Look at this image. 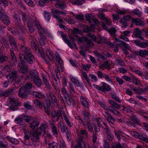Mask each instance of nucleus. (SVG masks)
Returning a JSON list of instances; mask_svg holds the SVG:
<instances>
[{"mask_svg":"<svg viewBox=\"0 0 148 148\" xmlns=\"http://www.w3.org/2000/svg\"><path fill=\"white\" fill-rule=\"evenodd\" d=\"M46 54L44 53V51L43 49H38V53L40 55L44 60L47 62V63L49 64L47 62L48 59H49L51 63H53L54 62V60L52 54V51L49 50H47L46 51Z\"/></svg>","mask_w":148,"mask_h":148,"instance_id":"obj_1","label":"nucleus"},{"mask_svg":"<svg viewBox=\"0 0 148 148\" xmlns=\"http://www.w3.org/2000/svg\"><path fill=\"white\" fill-rule=\"evenodd\" d=\"M19 57L20 60V63L18 64V71L22 73L26 74L28 72V68L24 61H22V60L24 59V56L21 54L19 55Z\"/></svg>","mask_w":148,"mask_h":148,"instance_id":"obj_2","label":"nucleus"},{"mask_svg":"<svg viewBox=\"0 0 148 148\" xmlns=\"http://www.w3.org/2000/svg\"><path fill=\"white\" fill-rule=\"evenodd\" d=\"M29 78H31L32 80L33 81L34 83L37 86L40 87L42 84V82L41 79L38 77V75L36 73L32 71L29 72Z\"/></svg>","mask_w":148,"mask_h":148,"instance_id":"obj_3","label":"nucleus"},{"mask_svg":"<svg viewBox=\"0 0 148 148\" xmlns=\"http://www.w3.org/2000/svg\"><path fill=\"white\" fill-rule=\"evenodd\" d=\"M10 45L12 47V48L10 49V50L11 60L14 63L16 62H17V59L15 55L14 52V51L18 50L17 45L15 42Z\"/></svg>","mask_w":148,"mask_h":148,"instance_id":"obj_4","label":"nucleus"},{"mask_svg":"<svg viewBox=\"0 0 148 148\" xmlns=\"http://www.w3.org/2000/svg\"><path fill=\"white\" fill-rule=\"evenodd\" d=\"M22 54L24 56V59L22 60V61H24L25 63H27L28 62L30 64H32L33 63L34 60V56L31 53L25 56L23 53H20L19 55Z\"/></svg>","mask_w":148,"mask_h":148,"instance_id":"obj_5","label":"nucleus"},{"mask_svg":"<svg viewBox=\"0 0 148 148\" xmlns=\"http://www.w3.org/2000/svg\"><path fill=\"white\" fill-rule=\"evenodd\" d=\"M51 116L52 121L53 122L58 121L60 118L62 119V116L60 110H58L56 112H52Z\"/></svg>","mask_w":148,"mask_h":148,"instance_id":"obj_6","label":"nucleus"},{"mask_svg":"<svg viewBox=\"0 0 148 148\" xmlns=\"http://www.w3.org/2000/svg\"><path fill=\"white\" fill-rule=\"evenodd\" d=\"M18 73L17 71H13L11 72V75H8L6 76V78L8 80H10V82L11 83L16 80L18 75Z\"/></svg>","mask_w":148,"mask_h":148,"instance_id":"obj_7","label":"nucleus"},{"mask_svg":"<svg viewBox=\"0 0 148 148\" xmlns=\"http://www.w3.org/2000/svg\"><path fill=\"white\" fill-rule=\"evenodd\" d=\"M0 18L4 24L6 25H9L10 22L7 15L5 13H2L0 10Z\"/></svg>","mask_w":148,"mask_h":148,"instance_id":"obj_8","label":"nucleus"},{"mask_svg":"<svg viewBox=\"0 0 148 148\" xmlns=\"http://www.w3.org/2000/svg\"><path fill=\"white\" fill-rule=\"evenodd\" d=\"M31 140L34 141H37L39 138V136L41 134L36 131H31Z\"/></svg>","mask_w":148,"mask_h":148,"instance_id":"obj_9","label":"nucleus"},{"mask_svg":"<svg viewBox=\"0 0 148 148\" xmlns=\"http://www.w3.org/2000/svg\"><path fill=\"white\" fill-rule=\"evenodd\" d=\"M133 33L134 36L142 40H144V37L141 35L142 32L138 28H136L134 30Z\"/></svg>","mask_w":148,"mask_h":148,"instance_id":"obj_10","label":"nucleus"},{"mask_svg":"<svg viewBox=\"0 0 148 148\" xmlns=\"http://www.w3.org/2000/svg\"><path fill=\"white\" fill-rule=\"evenodd\" d=\"M21 52L26 55L31 53V50L29 47L24 45H21L20 47Z\"/></svg>","mask_w":148,"mask_h":148,"instance_id":"obj_11","label":"nucleus"},{"mask_svg":"<svg viewBox=\"0 0 148 148\" xmlns=\"http://www.w3.org/2000/svg\"><path fill=\"white\" fill-rule=\"evenodd\" d=\"M18 95L21 98L25 99L27 98L28 94L25 89L21 87L19 90Z\"/></svg>","mask_w":148,"mask_h":148,"instance_id":"obj_12","label":"nucleus"},{"mask_svg":"<svg viewBox=\"0 0 148 148\" xmlns=\"http://www.w3.org/2000/svg\"><path fill=\"white\" fill-rule=\"evenodd\" d=\"M117 45L119 46L120 47L123 48V50L124 51H126L125 49L128 50H130V47L124 41L120 40L119 42L117 44Z\"/></svg>","mask_w":148,"mask_h":148,"instance_id":"obj_13","label":"nucleus"},{"mask_svg":"<svg viewBox=\"0 0 148 148\" xmlns=\"http://www.w3.org/2000/svg\"><path fill=\"white\" fill-rule=\"evenodd\" d=\"M104 115L108 121L110 123H113L116 121V119L108 112H105L104 114Z\"/></svg>","mask_w":148,"mask_h":148,"instance_id":"obj_14","label":"nucleus"},{"mask_svg":"<svg viewBox=\"0 0 148 148\" xmlns=\"http://www.w3.org/2000/svg\"><path fill=\"white\" fill-rule=\"evenodd\" d=\"M46 127V123H43L41 125L38 129V131L40 132L42 136H44L45 134Z\"/></svg>","mask_w":148,"mask_h":148,"instance_id":"obj_15","label":"nucleus"},{"mask_svg":"<svg viewBox=\"0 0 148 148\" xmlns=\"http://www.w3.org/2000/svg\"><path fill=\"white\" fill-rule=\"evenodd\" d=\"M64 98L68 105L70 106L74 107L75 103V102L73 99L70 97L69 96H65Z\"/></svg>","mask_w":148,"mask_h":148,"instance_id":"obj_16","label":"nucleus"},{"mask_svg":"<svg viewBox=\"0 0 148 148\" xmlns=\"http://www.w3.org/2000/svg\"><path fill=\"white\" fill-rule=\"evenodd\" d=\"M132 21L133 23L137 26H144L145 25V23L143 21L137 18H132Z\"/></svg>","mask_w":148,"mask_h":148,"instance_id":"obj_17","label":"nucleus"},{"mask_svg":"<svg viewBox=\"0 0 148 148\" xmlns=\"http://www.w3.org/2000/svg\"><path fill=\"white\" fill-rule=\"evenodd\" d=\"M95 28L93 25H91L90 27L86 26L83 29L82 31L84 33H88L90 32H94Z\"/></svg>","mask_w":148,"mask_h":148,"instance_id":"obj_18","label":"nucleus"},{"mask_svg":"<svg viewBox=\"0 0 148 148\" xmlns=\"http://www.w3.org/2000/svg\"><path fill=\"white\" fill-rule=\"evenodd\" d=\"M32 120V122L29 123L30 124L29 127L32 129H35L39 125V123L37 121L36 118H34Z\"/></svg>","mask_w":148,"mask_h":148,"instance_id":"obj_19","label":"nucleus"},{"mask_svg":"<svg viewBox=\"0 0 148 148\" xmlns=\"http://www.w3.org/2000/svg\"><path fill=\"white\" fill-rule=\"evenodd\" d=\"M34 103L36 106L39 108L42 109L44 106V103L43 101L36 99L34 100Z\"/></svg>","mask_w":148,"mask_h":148,"instance_id":"obj_20","label":"nucleus"},{"mask_svg":"<svg viewBox=\"0 0 148 148\" xmlns=\"http://www.w3.org/2000/svg\"><path fill=\"white\" fill-rule=\"evenodd\" d=\"M8 60V56L5 55H3L2 52L0 51V63L2 64L7 62Z\"/></svg>","mask_w":148,"mask_h":148,"instance_id":"obj_21","label":"nucleus"},{"mask_svg":"<svg viewBox=\"0 0 148 148\" xmlns=\"http://www.w3.org/2000/svg\"><path fill=\"white\" fill-rule=\"evenodd\" d=\"M8 5V3L7 0H0V7L1 11H4L5 7Z\"/></svg>","mask_w":148,"mask_h":148,"instance_id":"obj_22","label":"nucleus"},{"mask_svg":"<svg viewBox=\"0 0 148 148\" xmlns=\"http://www.w3.org/2000/svg\"><path fill=\"white\" fill-rule=\"evenodd\" d=\"M49 77L47 75L43 74L42 75V79L44 84L46 87L48 89L50 88V86L49 84L48 79Z\"/></svg>","mask_w":148,"mask_h":148,"instance_id":"obj_23","label":"nucleus"},{"mask_svg":"<svg viewBox=\"0 0 148 148\" xmlns=\"http://www.w3.org/2000/svg\"><path fill=\"white\" fill-rule=\"evenodd\" d=\"M102 86H101V90L103 91H109L111 90L110 86L104 82H102Z\"/></svg>","mask_w":148,"mask_h":148,"instance_id":"obj_24","label":"nucleus"},{"mask_svg":"<svg viewBox=\"0 0 148 148\" xmlns=\"http://www.w3.org/2000/svg\"><path fill=\"white\" fill-rule=\"evenodd\" d=\"M94 54L99 59L103 60L107 58V55L105 53L100 54L97 52H95Z\"/></svg>","mask_w":148,"mask_h":148,"instance_id":"obj_25","label":"nucleus"},{"mask_svg":"<svg viewBox=\"0 0 148 148\" xmlns=\"http://www.w3.org/2000/svg\"><path fill=\"white\" fill-rule=\"evenodd\" d=\"M32 94L33 97H35L38 98L40 99H43L45 97L44 95L42 94L41 92L33 91Z\"/></svg>","mask_w":148,"mask_h":148,"instance_id":"obj_26","label":"nucleus"},{"mask_svg":"<svg viewBox=\"0 0 148 148\" xmlns=\"http://www.w3.org/2000/svg\"><path fill=\"white\" fill-rule=\"evenodd\" d=\"M49 123L52 128V131L54 135H57L58 132L57 130V127L55 123L51 121H49Z\"/></svg>","mask_w":148,"mask_h":148,"instance_id":"obj_27","label":"nucleus"},{"mask_svg":"<svg viewBox=\"0 0 148 148\" xmlns=\"http://www.w3.org/2000/svg\"><path fill=\"white\" fill-rule=\"evenodd\" d=\"M72 14L75 18L77 19L78 21H82L84 20V16L83 14H77L73 13Z\"/></svg>","mask_w":148,"mask_h":148,"instance_id":"obj_28","label":"nucleus"},{"mask_svg":"<svg viewBox=\"0 0 148 148\" xmlns=\"http://www.w3.org/2000/svg\"><path fill=\"white\" fill-rule=\"evenodd\" d=\"M138 55L142 57H145L146 56H148V51L145 50H140L138 52Z\"/></svg>","mask_w":148,"mask_h":148,"instance_id":"obj_29","label":"nucleus"},{"mask_svg":"<svg viewBox=\"0 0 148 148\" xmlns=\"http://www.w3.org/2000/svg\"><path fill=\"white\" fill-rule=\"evenodd\" d=\"M15 92L14 88L9 89L4 92V97H8L10 95L14 94Z\"/></svg>","mask_w":148,"mask_h":148,"instance_id":"obj_30","label":"nucleus"},{"mask_svg":"<svg viewBox=\"0 0 148 148\" xmlns=\"http://www.w3.org/2000/svg\"><path fill=\"white\" fill-rule=\"evenodd\" d=\"M57 67L55 69V71L56 73H59L60 74V72H62L63 71V64H56Z\"/></svg>","mask_w":148,"mask_h":148,"instance_id":"obj_31","label":"nucleus"},{"mask_svg":"<svg viewBox=\"0 0 148 148\" xmlns=\"http://www.w3.org/2000/svg\"><path fill=\"white\" fill-rule=\"evenodd\" d=\"M31 131L30 132L28 130H26L24 132L25 134V140H28L30 138L31 140Z\"/></svg>","mask_w":148,"mask_h":148,"instance_id":"obj_32","label":"nucleus"},{"mask_svg":"<svg viewBox=\"0 0 148 148\" xmlns=\"http://www.w3.org/2000/svg\"><path fill=\"white\" fill-rule=\"evenodd\" d=\"M109 102L113 107L117 109L121 108V106L120 104H118L112 100H109Z\"/></svg>","mask_w":148,"mask_h":148,"instance_id":"obj_33","label":"nucleus"},{"mask_svg":"<svg viewBox=\"0 0 148 148\" xmlns=\"http://www.w3.org/2000/svg\"><path fill=\"white\" fill-rule=\"evenodd\" d=\"M62 36L63 39L65 41V42L71 48H73V47L71 42L67 38V37H66L65 35L64 34H62Z\"/></svg>","mask_w":148,"mask_h":148,"instance_id":"obj_34","label":"nucleus"},{"mask_svg":"<svg viewBox=\"0 0 148 148\" xmlns=\"http://www.w3.org/2000/svg\"><path fill=\"white\" fill-rule=\"evenodd\" d=\"M119 22L122 27H125L127 26V22L123 17L120 20Z\"/></svg>","mask_w":148,"mask_h":148,"instance_id":"obj_35","label":"nucleus"},{"mask_svg":"<svg viewBox=\"0 0 148 148\" xmlns=\"http://www.w3.org/2000/svg\"><path fill=\"white\" fill-rule=\"evenodd\" d=\"M49 95L51 99L53 102L56 103H58L57 100L56 98V96L52 92H49Z\"/></svg>","mask_w":148,"mask_h":148,"instance_id":"obj_36","label":"nucleus"},{"mask_svg":"<svg viewBox=\"0 0 148 148\" xmlns=\"http://www.w3.org/2000/svg\"><path fill=\"white\" fill-rule=\"evenodd\" d=\"M86 19L90 23H92V21L93 20L94 17L91 14H88L86 15Z\"/></svg>","mask_w":148,"mask_h":148,"instance_id":"obj_37","label":"nucleus"},{"mask_svg":"<svg viewBox=\"0 0 148 148\" xmlns=\"http://www.w3.org/2000/svg\"><path fill=\"white\" fill-rule=\"evenodd\" d=\"M81 102L82 105L86 108H88L89 107V104L88 102L84 98H82L81 99Z\"/></svg>","mask_w":148,"mask_h":148,"instance_id":"obj_38","label":"nucleus"},{"mask_svg":"<svg viewBox=\"0 0 148 148\" xmlns=\"http://www.w3.org/2000/svg\"><path fill=\"white\" fill-rule=\"evenodd\" d=\"M33 19L34 22V25L37 28L38 30L42 29V28L41 25H40V24L37 21L36 18L35 17H34L33 18Z\"/></svg>","mask_w":148,"mask_h":148,"instance_id":"obj_39","label":"nucleus"},{"mask_svg":"<svg viewBox=\"0 0 148 148\" xmlns=\"http://www.w3.org/2000/svg\"><path fill=\"white\" fill-rule=\"evenodd\" d=\"M6 138L9 139L13 144H16L18 143V141L15 138H12L10 136H7Z\"/></svg>","mask_w":148,"mask_h":148,"instance_id":"obj_40","label":"nucleus"},{"mask_svg":"<svg viewBox=\"0 0 148 148\" xmlns=\"http://www.w3.org/2000/svg\"><path fill=\"white\" fill-rule=\"evenodd\" d=\"M98 103L101 107L103 108V109L106 110H110V108H111V107L110 106H106V104L104 103H103L101 101H99Z\"/></svg>","mask_w":148,"mask_h":148,"instance_id":"obj_41","label":"nucleus"},{"mask_svg":"<svg viewBox=\"0 0 148 148\" xmlns=\"http://www.w3.org/2000/svg\"><path fill=\"white\" fill-rule=\"evenodd\" d=\"M46 39L45 36H40L39 38V42L41 45L43 46L45 44V40Z\"/></svg>","mask_w":148,"mask_h":148,"instance_id":"obj_42","label":"nucleus"},{"mask_svg":"<svg viewBox=\"0 0 148 148\" xmlns=\"http://www.w3.org/2000/svg\"><path fill=\"white\" fill-rule=\"evenodd\" d=\"M71 80L73 83H74L75 86L78 87H80V83L77 80L75 79L73 77L71 78Z\"/></svg>","mask_w":148,"mask_h":148,"instance_id":"obj_43","label":"nucleus"},{"mask_svg":"<svg viewBox=\"0 0 148 148\" xmlns=\"http://www.w3.org/2000/svg\"><path fill=\"white\" fill-rule=\"evenodd\" d=\"M108 110L112 112L115 115H116L118 116L120 115V114L119 112L117 111L116 109L113 108H110V110Z\"/></svg>","mask_w":148,"mask_h":148,"instance_id":"obj_44","label":"nucleus"},{"mask_svg":"<svg viewBox=\"0 0 148 148\" xmlns=\"http://www.w3.org/2000/svg\"><path fill=\"white\" fill-rule=\"evenodd\" d=\"M96 124L94 125V127L95 131L97 132H99L100 131V124L98 121H97V123Z\"/></svg>","mask_w":148,"mask_h":148,"instance_id":"obj_45","label":"nucleus"},{"mask_svg":"<svg viewBox=\"0 0 148 148\" xmlns=\"http://www.w3.org/2000/svg\"><path fill=\"white\" fill-rule=\"evenodd\" d=\"M131 121H134L138 125H140V123L139 122V121L135 117L134 115H133L131 116Z\"/></svg>","mask_w":148,"mask_h":148,"instance_id":"obj_46","label":"nucleus"},{"mask_svg":"<svg viewBox=\"0 0 148 148\" xmlns=\"http://www.w3.org/2000/svg\"><path fill=\"white\" fill-rule=\"evenodd\" d=\"M23 105L25 108L28 110L32 109L33 108L32 105H30L29 103L27 102L24 103Z\"/></svg>","mask_w":148,"mask_h":148,"instance_id":"obj_47","label":"nucleus"},{"mask_svg":"<svg viewBox=\"0 0 148 148\" xmlns=\"http://www.w3.org/2000/svg\"><path fill=\"white\" fill-rule=\"evenodd\" d=\"M71 2L73 3L77 4L78 5H80L84 3L83 0H72Z\"/></svg>","mask_w":148,"mask_h":148,"instance_id":"obj_48","label":"nucleus"},{"mask_svg":"<svg viewBox=\"0 0 148 148\" xmlns=\"http://www.w3.org/2000/svg\"><path fill=\"white\" fill-rule=\"evenodd\" d=\"M51 14L50 13L47 12H44V16L45 19L47 21H49L50 19Z\"/></svg>","mask_w":148,"mask_h":148,"instance_id":"obj_49","label":"nucleus"},{"mask_svg":"<svg viewBox=\"0 0 148 148\" xmlns=\"http://www.w3.org/2000/svg\"><path fill=\"white\" fill-rule=\"evenodd\" d=\"M32 87H33V86L32 84L30 82H28L25 84L24 88L27 90H29Z\"/></svg>","mask_w":148,"mask_h":148,"instance_id":"obj_50","label":"nucleus"},{"mask_svg":"<svg viewBox=\"0 0 148 148\" xmlns=\"http://www.w3.org/2000/svg\"><path fill=\"white\" fill-rule=\"evenodd\" d=\"M58 73H56V75H53V76L54 79L56 82L57 84H58L60 82L59 78Z\"/></svg>","mask_w":148,"mask_h":148,"instance_id":"obj_51","label":"nucleus"},{"mask_svg":"<svg viewBox=\"0 0 148 148\" xmlns=\"http://www.w3.org/2000/svg\"><path fill=\"white\" fill-rule=\"evenodd\" d=\"M133 13L134 14L137 15L139 17H140L143 14L142 12H140L137 8L133 10Z\"/></svg>","mask_w":148,"mask_h":148,"instance_id":"obj_52","label":"nucleus"},{"mask_svg":"<svg viewBox=\"0 0 148 148\" xmlns=\"http://www.w3.org/2000/svg\"><path fill=\"white\" fill-rule=\"evenodd\" d=\"M82 76L83 77L89 85H90V83L89 79H88L87 75L85 72H83Z\"/></svg>","mask_w":148,"mask_h":148,"instance_id":"obj_53","label":"nucleus"},{"mask_svg":"<svg viewBox=\"0 0 148 148\" xmlns=\"http://www.w3.org/2000/svg\"><path fill=\"white\" fill-rule=\"evenodd\" d=\"M22 118H21L20 117H18L15 120V122L17 124L19 125H21L23 123Z\"/></svg>","mask_w":148,"mask_h":148,"instance_id":"obj_54","label":"nucleus"},{"mask_svg":"<svg viewBox=\"0 0 148 148\" xmlns=\"http://www.w3.org/2000/svg\"><path fill=\"white\" fill-rule=\"evenodd\" d=\"M35 42V41H31V46L33 49L36 50L38 49V50L39 49L38 48L37 46L36 45Z\"/></svg>","mask_w":148,"mask_h":148,"instance_id":"obj_55","label":"nucleus"},{"mask_svg":"<svg viewBox=\"0 0 148 148\" xmlns=\"http://www.w3.org/2000/svg\"><path fill=\"white\" fill-rule=\"evenodd\" d=\"M38 31L39 34L40 36H45V35L46 34V33L45 29L42 28L38 30Z\"/></svg>","mask_w":148,"mask_h":148,"instance_id":"obj_56","label":"nucleus"},{"mask_svg":"<svg viewBox=\"0 0 148 148\" xmlns=\"http://www.w3.org/2000/svg\"><path fill=\"white\" fill-rule=\"evenodd\" d=\"M57 11H58V10L57 9H53L51 12L54 15V17L56 19L59 16L58 15V14H59L57 13Z\"/></svg>","mask_w":148,"mask_h":148,"instance_id":"obj_57","label":"nucleus"},{"mask_svg":"<svg viewBox=\"0 0 148 148\" xmlns=\"http://www.w3.org/2000/svg\"><path fill=\"white\" fill-rule=\"evenodd\" d=\"M69 88L70 92L72 95H73L75 93L73 86L71 83L69 84Z\"/></svg>","mask_w":148,"mask_h":148,"instance_id":"obj_58","label":"nucleus"},{"mask_svg":"<svg viewBox=\"0 0 148 148\" xmlns=\"http://www.w3.org/2000/svg\"><path fill=\"white\" fill-rule=\"evenodd\" d=\"M116 61H117L118 64L121 66H124L125 65L122 59L117 58L116 59Z\"/></svg>","mask_w":148,"mask_h":148,"instance_id":"obj_59","label":"nucleus"},{"mask_svg":"<svg viewBox=\"0 0 148 148\" xmlns=\"http://www.w3.org/2000/svg\"><path fill=\"white\" fill-rule=\"evenodd\" d=\"M111 97L113 99H114L116 101L120 103L121 102L119 98V97L116 96V94L114 93V94H112Z\"/></svg>","mask_w":148,"mask_h":148,"instance_id":"obj_60","label":"nucleus"},{"mask_svg":"<svg viewBox=\"0 0 148 148\" xmlns=\"http://www.w3.org/2000/svg\"><path fill=\"white\" fill-rule=\"evenodd\" d=\"M22 119L25 120L27 122L29 123H30V120H32L31 116H24V118H22Z\"/></svg>","mask_w":148,"mask_h":148,"instance_id":"obj_61","label":"nucleus"},{"mask_svg":"<svg viewBox=\"0 0 148 148\" xmlns=\"http://www.w3.org/2000/svg\"><path fill=\"white\" fill-rule=\"evenodd\" d=\"M60 129H61V132L63 133H64L66 132V131L68 130L67 127L65 125H63V126L61 127Z\"/></svg>","mask_w":148,"mask_h":148,"instance_id":"obj_62","label":"nucleus"},{"mask_svg":"<svg viewBox=\"0 0 148 148\" xmlns=\"http://www.w3.org/2000/svg\"><path fill=\"white\" fill-rule=\"evenodd\" d=\"M138 138L142 140L145 141L146 142H147L148 143V138L144 136L143 135H140Z\"/></svg>","mask_w":148,"mask_h":148,"instance_id":"obj_63","label":"nucleus"},{"mask_svg":"<svg viewBox=\"0 0 148 148\" xmlns=\"http://www.w3.org/2000/svg\"><path fill=\"white\" fill-rule=\"evenodd\" d=\"M141 47H148V42L146 41V42H141L140 46Z\"/></svg>","mask_w":148,"mask_h":148,"instance_id":"obj_64","label":"nucleus"}]
</instances>
